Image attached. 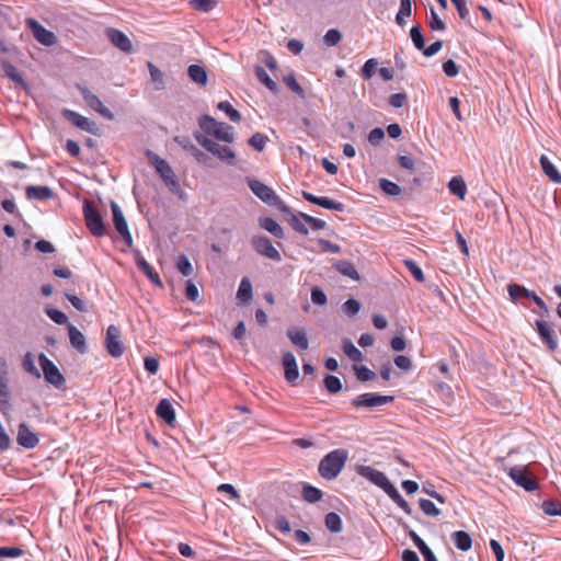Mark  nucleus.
<instances>
[{
  "instance_id": "nucleus-53",
  "label": "nucleus",
  "mask_w": 561,
  "mask_h": 561,
  "mask_svg": "<svg viewBox=\"0 0 561 561\" xmlns=\"http://www.w3.org/2000/svg\"><path fill=\"white\" fill-rule=\"evenodd\" d=\"M411 39L415 46L416 49L423 50L425 47V39L422 34V30L420 25H415L410 31Z\"/></svg>"
},
{
  "instance_id": "nucleus-62",
  "label": "nucleus",
  "mask_w": 561,
  "mask_h": 561,
  "mask_svg": "<svg viewBox=\"0 0 561 561\" xmlns=\"http://www.w3.org/2000/svg\"><path fill=\"white\" fill-rule=\"evenodd\" d=\"M301 218L305 222L309 224L313 230H321L325 228V221L316 217H312L310 215L300 213Z\"/></svg>"
},
{
  "instance_id": "nucleus-61",
  "label": "nucleus",
  "mask_w": 561,
  "mask_h": 561,
  "mask_svg": "<svg viewBox=\"0 0 561 561\" xmlns=\"http://www.w3.org/2000/svg\"><path fill=\"white\" fill-rule=\"evenodd\" d=\"M311 301L314 305L324 306L328 302V298L321 288L314 286L311 288Z\"/></svg>"
},
{
  "instance_id": "nucleus-7",
  "label": "nucleus",
  "mask_w": 561,
  "mask_h": 561,
  "mask_svg": "<svg viewBox=\"0 0 561 561\" xmlns=\"http://www.w3.org/2000/svg\"><path fill=\"white\" fill-rule=\"evenodd\" d=\"M38 362L45 380L56 389H61L65 386L66 379L59 368L44 353L38 355Z\"/></svg>"
},
{
  "instance_id": "nucleus-22",
  "label": "nucleus",
  "mask_w": 561,
  "mask_h": 561,
  "mask_svg": "<svg viewBox=\"0 0 561 561\" xmlns=\"http://www.w3.org/2000/svg\"><path fill=\"white\" fill-rule=\"evenodd\" d=\"M283 366L285 371V379L289 383H295V381L299 377V371L296 357L294 356L293 353L287 352L283 355Z\"/></svg>"
},
{
  "instance_id": "nucleus-24",
  "label": "nucleus",
  "mask_w": 561,
  "mask_h": 561,
  "mask_svg": "<svg viewBox=\"0 0 561 561\" xmlns=\"http://www.w3.org/2000/svg\"><path fill=\"white\" fill-rule=\"evenodd\" d=\"M158 417L163 420L168 425H173L175 422V411L172 403L168 399H162L156 408Z\"/></svg>"
},
{
  "instance_id": "nucleus-9",
  "label": "nucleus",
  "mask_w": 561,
  "mask_h": 561,
  "mask_svg": "<svg viewBox=\"0 0 561 561\" xmlns=\"http://www.w3.org/2000/svg\"><path fill=\"white\" fill-rule=\"evenodd\" d=\"M251 245L257 254L276 262L282 261L279 251L273 245L272 241L267 237L253 236L251 238Z\"/></svg>"
},
{
  "instance_id": "nucleus-54",
  "label": "nucleus",
  "mask_w": 561,
  "mask_h": 561,
  "mask_svg": "<svg viewBox=\"0 0 561 561\" xmlns=\"http://www.w3.org/2000/svg\"><path fill=\"white\" fill-rule=\"evenodd\" d=\"M541 508L546 515L561 516V503L557 501H545Z\"/></svg>"
},
{
  "instance_id": "nucleus-50",
  "label": "nucleus",
  "mask_w": 561,
  "mask_h": 561,
  "mask_svg": "<svg viewBox=\"0 0 561 561\" xmlns=\"http://www.w3.org/2000/svg\"><path fill=\"white\" fill-rule=\"evenodd\" d=\"M45 312L48 316V318L51 321H54L55 323L60 324V325L61 324L68 325V318L62 311H60L56 308H53V307H47V308H45Z\"/></svg>"
},
{
  "instance_id": "nucleus-4",
  "label": "nucleus",
  "mask_w": 561,
  "mask_h": 561,
  "mask_svg": "<svg viewBox=\"0 0 561 561\" xmlns=\"http://www.w3.org/2000/svg\"><path fill=\"white\" fill-rule=\"evenodd\" d=\"M199 127L208 135L214 136L216 139L225 142H233V128L222 122H217L208 115H204L199 119Z\"/></svg>"
},
{
  "instance_id": "nucleus-40",
  "label": "nucleus",
  "mask_w": 561,
  "mask_h": 561,
  "mask_svg": "<svg viewBox=\"0 0 561 561\" xmlns=\"http://www.w3.org/2000/svg\"><path fill=\"white\" fill-rule=\"evenodd\" d=\"M22 366L24 368V370L32 375L33 377L39 379L42 377V373L41 370L36 367L35 365V360H34V356L27 352L24 357H23V360H22Z\"/></svg>"
},
{
  "instance_id": "nucleus-17",
  "label": "nucleus",
  "mask_w": 561,
  "mask_h": 561,
  "mask_svg": "<svg viewBox=\"0 0 561 561\" xmlns=\"http://www.w3.org/2000/svg\"><path fill=\"white\" fill-rule=\"evenodd\" d=\"M536 327L541 340L548 345V347L551 351H554L558 346V340L552 324L545 320L538 319L536 320Z\"/></svg>"
},
{
  "instance_id": "nucleus-10",
  "label": "nucleus",
  "mask_w": 561,
  "mask_h": 561,
  "mask_svg": "<svg viewBox=\"0 0 561 561\" xmlns=\"http://www.w3.org/2000/svg\"><path fill=\"white\" fill-rule=\"evenodd\" d=\"M105 347L108 354L114 358H118L123 355L125 348L122 342V332L118 327L112 324L107 328Z\"/></svg>"
},
{
  "instance_id": "nucleus-34",
  "label": "nucleus",
  "mask_w": 561,
  "mask_h": 561,
  "mask_svg": "<svg viewBox=\"0 0 561 561\" xmlns=\"http://www.w3.org/2000/svg\"><path fill=\"white\" fill-rule=\"evenodd\" d=\"M334 267L339 273L346 277H350L353 280H359L360 278L354 264L348 261H339L337 263L334 264Z\"/></svg>"
},
{
  "instance_id": "nucleus-47",
  "label": "nucleus",
  "mask_w": 561,
  "mask_h": 561,
  "mask_svg": "<svg viewBox=\"0 0 561 561\" xmlns=\"http://www.w3.org/2000/svg\"><path fill=\"white\" fill-rule=\"evenodd\" d=\"M324 387L330 393H337L342 390V382L339 377L334 375H327L324 377Z\"/></svg>"
},
{
  "instance_id": "nucleus-57",
  "label": "nucleus",
  "mask_w": 561,
  "mask_h": 561,
  "mask_svg": "<svg viewBox=\"0 0 561 561\" xmlns=\"http://www.w3.org/2000/svg\"><path fill=\"white\" fill-rule=\"evenodd\" d=\"M420 507L427 516H438L440 511L435 506L431 500L420 499Z\"/></svg>"
},
{
  "instance_id": "nucleus-23",
  "label": "nucleus",
  "mask_w": 561,
  "mask_h": 561,
  "mask_svg": "<svg viewBox=\"0 0 561 561\" xmlns=\"http://www.w3.org/2000/svg\"><path fill=\"white\" fill-rule=\"evenodd\" d=\"M287 337L299 350L306 351L309 346L307 332L304 328L293 327L287 330Z\"/></svg>"
},
{
  "instance_id": "nucleus-25",
  "label": "nucleus",
  "mask_w": 561,
  "mask_h": 561,
  "mask_svg": "<svg viewBox=\"0 0 561 561\" xmlns=\"http://www.w3.org/2000/svg\"><path fill=\"white\" fill-rule=\"evenodd\" d=\"M67 329L72 347H75L79 353L84 354L87 352L84 335L71 323H68Z\"/></svg>"
},
{
  "instance_id": "nucleus-35",
  "label": "nucleus",
  "mask_w": 561,
  "mask_h": 561,
  "mask_svg": "<svg viewBox=\"0 0 561 561\" xmlns=\"http://www.w3.org/2000/svg\"><path fill=\"white\" fill-rule=\"evenodd\" d=\"M10 390L7 373L0 370V409L9 407Z\"/></svg>"
},
{
  "instance_id": "nucleus-39",
  "label": "nucleus",
  "mask_w": 561,
  "mask_h": 561,
  "mask_svg": "<svg viewBox=\"0 0 561 561\" xmlns=\"http://www.w3.org/2000/svg\"><path fill=\"white\" fill-rule=\"evenodd\" d=\"M237 298L242 302H247L252 298V284L248 277H243L241 279L237 291Z\"/></svg>"
},
{
  "instance_id": "nucleus-5",
  "label": "nucleus",
  "mask_w": 561,
  "mask_h": 561,
  "mask_svg": "<svg viewBox=\"0 0 561 561\" xmlns=\"http://www.w3.org/2000/svg\"><path fill=\"white\" fill-rule=\"evenodd\" d=\"M196 141L208 152L213 153L215 157H217L220 161L232 164L233 160L236 158L234 151L226 146V145H219L218 142L209 139L208 137L202 135V134H195Z\"/></svg>"
},
{
  "instance_id": "nucleus-19",
  "label": "nucleus",
  "mask_w": 561,
  "mask_h": 561,
  "mask_svg": "<svg viewBox=\"0 0 561 561\" xmlns=\"http://www.w3.org/2000/svg\"><path fill=\"white\" fill-rule=\"evenodd\" d=\"M106 37L110 42L124 53H130L133 45L130 39L119 30L108 27L105 31Z\"/></svg>"
},
{
  "instance_id": "nucleus-49",
  "label": "nucleus",
  "mask_w": 561,
  "mask_h": 561,
  "mask_svg": "<svg viewBox=\"0 0 561 561\" xmlns=\"http://www.w3.org/2000/svg\"><path fill=\"white\" fill-rule=\"evenodd\" d=\"M268 141V137L265 136L262 133H255L253 134L250 139L248 140V144L253 147L257 151H263L266 144Z\"/></svg>"
},
{
  "instance_id": "nucleus-31",
  "label": "nucleus",
  "mask_w": 561,
  "mask_h": 561,
  "mask_svg": "<svg viewBox=\"0 0 561 561\" xmlns=\"http://www.w3.org/2000/svg\"><path fill=\"white\" fill-rule=\"evenodd\" d=\"M260 227L272 233L276 238L284 237V230L280 225L271 217L260 218Z\"/></svg>"
},
{
  "instance_id": "nucleus-2",
  "label": "nucleus",
  "mask_w": 561,
  "mask_h": 561,
  "mask_svg": "<svg viewBox=\"0 0 561 561\" xmlns=\"http://www.w3.org/2000/svg\"><path fill=\"white\" fill-rule=\"evenodd\" d=\"M148 157L150 163L154 167L157 173H159L168 188L172 193L178 194L180 197H182L183 192L171 165L164 159L160 158L158 154L153 152L149 151Z\"/></svg>"
},
{
  "instance_id": "nucleus-64",
  "label": "nucleus",
  "mask_w": 561,
  "mask_h": 561,
  "mask_svg": "<svg viewBox=\"0 0 561 561\" xmlns=\"http://www.w3.org/2000/svg\"><path fill=\"white\" fill-rule=\"evenodd\" d=\"M408 103V95L405 93H394L389 96V104L392 107L399 108Z\"/></svg>"
},
{
  "instance_id": "nucleus-6",
  "label": "nucleus",
  "mask_w": 561,
  "mask_h": 561,
  "mask_svg": "<svg viewBox=\"0 0 561 561\" xmlns=\"http://www.w3.org/2000/svg\"><path fill=\"white\" fill-rule=\"evenodd\" d=\"M83 216L85 226L95 237H103L106 233L105 224L93 202L85 199L83 203Z\"/></svg>"
},
{
  "instance_id": "nucleus-58",
  "label": "nucleus",
  "mask_w": 561,
  "mask_h": 561,
  "mask_svg": "<svg viewBox=\"0 0 561 561\" xmlns=\"http://www.w3.org/2000/svg\"><path fill=\"white\" fill-rule=\"evenodd\" d=\"M356 377L359 381H369L376 377V374L366 366H354Z\"/></svg>"
},
{
  "instance_id": "nucleus-51",
  "label": "nucleus",
  "mask_w": 561,
  "mask_h": 561,
  "mask_svg": "<svg viewBox=\"0 0 561 561\" xmlns=\"http://www.w3.org/2000/svg\"><path fill=\"white\" fill-rule=\"evenodd\" d=\"M379 187L387 195L397 196L401 193V187L398 184H396L394 182L387 180V179L379 180Z\"/></svg>"
},
{
  "instance_id": "nucleus-8",
  "label": "nucleus",
  "mask_w": 561,
  "mask_h": 561,
  "mask_svg": "<svg viewBox=\"0 0 561 561\" xmlns=\"http://www.w3.org/2000/svg\"><path fill=\"white\" fill-rule=\"evenodd\" d=\"M507 290H508V295H510L511 299L514 302H517L518 299L522 297L527 298V300L531 299L538 306V308L540 310H542L543 314L549 316V313H550L549 307L535 291H531V290L527 289L526 287L515 284V283L510 284L507 287Z\"/></svg>"
},
{
  "instance_id": "nucleus-15",
  "label": "nucleus",
  "mask_w": 561,
  "mask_h": 561,
  "mask_svg": "<svg viewBox=\"0 0 561 561\" xmlns=\"http://www.w3.org/2000/svg\"><path fill=\"white\" fill-rule=\"evenodd\" d=\"M111 210H112L113 222H114L116 231L119 233V236L124 239V241L127 244H130L133 239H131V234L128 229L127 221L125 219V216H124L121 207L114 201L111 202Z\"/></svg>"
},
{
  "instance_id": "nucleus-63",
  "label": "nucleus",
  "mask_w": 561,
  "mask_h": 561,
  "mask_svg": "<svg viewBox=\"0 0 561 561\" xmlns=\"http://www.w3.org/2000/svg\"><path fill=\"white\" fill-rule=\"evenodd\" d=\"M191 4L194 9L202 12H209L216 4L214 0H192Z\"/></svg>"
},
{
  "instance_id": "nucleus-18",
  "label": "nucleus",
  "mask_w": 561,
  "mask_h": 561,
  "mask_svg": "<svg viewBox=\"0 0 561 561\" xmlns=\"http://www.w3.org/2000/svg\"><path fill=\"white\" fill-rule=\"evenodd\" d=\"M301 195L307 202L318 205L320 207H323L325 209L335 210V211H344V209H345L344 204L333 201L329 197H318L307 191H302Z\"/></svg>"
},
{
  "instance_id": "nucleus-44",
  "label": "nucleus",
  "mask_w": 561,
  "mask_h": 561,
  "mask_svg": "<svg viewBox=\"0 0 561 561\" xmlns=\"http://www.w3.org/2000/svg\"><path fill=\"white\" fill-rule=\"evenodd\" d=\"M325 526L332 533L342 530V519L339 514L331 512L325 515Z\"/></svg>"
},
{
  "instance_id": "nucleus-42",
  "label": "nucleus",
  "mask_w": 561,
  "mask_h": 561,
  "mask_svg": "<svg viewBox=\"0 0 561 561\" xmlns=\"http://www.w3.org/2000/svg\"><path fill=\"white\" fill-rule=\"evenodd\" d=\"M412 13L411 0H400V9L396 15V22L403 26L405 24V18H409Z\"/></svg>"
},
{
  "instance_id": "nucleus-30",
  "label": "nucleus",
  "mask_w": 561,
  "mask_h": 561,
  "mask_svg": "<svg viewBox=\"0 0 561 561\" xmlns=\"http://www.w3.org/2000/svg\"><path fill=\"white\" fill-rule=\"evenodd\" d=\"M540 165L543 173L554 183H561V174L547 156L540 157Z\"/></svg>"
},
{
  "instance_id": "nucleus-48",
  "label": "nucleus",
  "mask_w": 561,
  "mask_h": 561,
  "mask_svg": "<svg viewBox=\"0 0 561 561\" xmlns=\"http://www.w3.org/2000/svg\"><path fill=\"white\" fill-rule=\"evenodd\" d=\"M427 23H428L430 28L433 31L443 32L446 30L445 22L439 18L437 12L433 8L430 11V16H428Z\"/></svg>"
},
{
  "instance_id": "nucleus-16",
  "label": "nucleus",
  "mask_w": 561,
  "mask_h": 561,
  "mask_svg": "<svg viewBox=\"0 0 561 561\" xmlns=\"http://www.w3.org/2000/svg\"><path fill=\"white\" fill-rule=\"evenodd\" d=\"M64 116L66 119L71 122L76 127L80 128L81 130L88 131L93 135L96 134L95 123L82 116L81 114L71 110H65Z\"/></svg>"
},
{
  "instance_id": "nucleus-3",
  "label": "nucleus",
  "mask_w": 561,
  "mask_h": 561,
  "mask_svg": "<svg viewBox=\"0 0 561 561\" xmlns=\"http://www.w3.org/2000/svg\"><path fill=\"white\" fill-rule=\"evenodd\" d=\"M248 184L253 194L261 201L275 206L280 213H290V207L287 206L271 187L255 179H249Z\"/></svg>"
},
{
  "instance_id": "nucleus-32",
  "label": "nucleus",
  "mask_w": 561,
  "mask_h": 561,
  "mask_svg": "<svg viewBox=\"0 0 561 561\" xmlns=\"http://www.w3.org/2000/svg\"><path fill=\"white\" fill-rule=\"evenodd\" d=\"M283 214L286 216L288 224L295 231H297L304 236L308 234V232H309L308 228L306 227L300 213L298 215H296L290 210V213H283Z\"/></svg>"
},
{
  "instance_id": "nucleus-59",
  "label": "nucleus",
  "mask_w": 561,
  "mask_h": 561,
  "mask_svg": "<svg viewBox=\"0 0 561 561\" xmlns=\"http://www.w3.org/2000/svg\"><path fill=\"white\" fill-rule=\"evenodd\" d=\"M377 65H378L377 59H375V58H370V59H368V60L364 64V66L362 67V69H360V75H362V77H363L365 80H369V79L373 77V75H374V72H375V69H376Z\"/></svg>"
},
{
  "instance_id": "nucleus-21",
  "label": "nucleus",
  "mask_w": 561,
  "mask_h": 561,
  "mask_svg": "<svg viewBox=\"0 0 561 561\" xmlns=\"http://www.w3.org/2000/svg\"><path fill=\"white\" fill-rule=\"evenodd\" d=\"M356 472L363 478L369 480L375 485L379 486L380 489H382V485H385L386 482L389 480L383 472L376 470L369 466H357Z\"/></svg>"
},
{
  "instance_id": "nucleus-56",
  "label": "nucleus",
  "mask_w": 561,
  "mask_h": 561,
  "mask_svg": "<svg viewBox=\"0 0 561 561\" xmlns=\"http://www.w3.org/2000/svg\"><path fill=\"white\" fill-rule=\"evenodd\" d=\"M360 307L362 305L358 300L351 298L343 304L342 309L348 317H354L359 312Z\"/></svg>"
},
{
  "instance_id": "nucleus-55",
  "label": "nucleus",
  "mask_w": 561,
  "mask_h": 561,
  "mask_svg": "<svg viewBox=\"0 0 561 561\" xmlns=\"http://www.w3.org/2000/svg\"><path fill=\"white\" fill-rule=\"evenodd\" d=\"M341 39L342 34L336 28L329 30L323 36V42L328 47L336 46Z\"/></svg>"
},
{
  "instance_id": "nucleus-43",
  "label": "nucleus",
  "mask_w": 561,
  "mask_h": 561,
  "mask_svg": "<svg viewBox=\"0 0 561 561\" xmlns=\"http://www.w3.org/2000/svg\"><path fill=\"white\" fill-rule=\"evenodd\" d=\"M2 70L5 76L10 78L15 83H23V78L15 66H13L10 61L3 60L1 62Z\"/></svg>"
},
{
  "instance_id": "nucleus-60",
  "label": "nucleus",
  "mask_w": 561,
  "mask_h": 561,
  "mask_svg": "<svg viewBox=\"0 0 561 561\" xmlns=\"http://www.w3.org/2000/svg\"><path fill=\"white\" fill-rule=\"evenodd\" d=\"M404 265L417 282H424L422 268L412 260H405Z\"/></svg>"
},
{
  "instance_id": "nucleus-37",
  "label": "nucleus",
  "mask_w": 561,
  "mask_h": 561,
  "mask_svg": "<svg viewBox=\"0 0 561 561\" xmlns=\"http://www.w3.org/2000/svg\"><path fill=\"white\" fill-rule=\"evenodd\" d=\"M322 491L308 484L302 485V499L308 503H317L322 499Z\"/></svg>"
},
{
  "instance_id": "nucleus-27",
  "label": "nucleus",
  "mask_w": 561,
  "mask_h": 561,
  "mask_svg": "<svg viewBox=\"0 0 561 561\" xmlns=\"http://www.w3.org/2000/svg\"><path fill=\"white\" fill-rule=\"evenodd\" d=\"M26 197L28 199H49L54 193L48 186H34L30 185L25 190Z\"/></svg>"
},
{
  "instance_id": "nucleus-14",
  "label": "nucleus",
  "mask_w": 561,
  "mask_h": 561,
  "mask_svg": "<svg viewBox=\"0 0 561 561\" xmlns=\"http://www.w3.org/2000/svg\"><path fill=\"white\" fill-rule=\"evenodd\" d=\"M27 27L32 31L35 39L45 46H53L56 44L57 38L55 34L46 30L38 21L34 19L26 20Z\"/></svg>"
},
{
  "instance_id": "nucleus-26",
  "label": "nucleus",
  "mask_w": 561,
  "mask_h": 561,
  "mask_svg": "<svg viewBox=\"0 0 561 561\" xmlns=\"http://www.w3.org/2000/svg\"><path fill=\"white\" fill-rule=\"evenodd\" d=\"M175 141L180 144L183 147V149L190 152V154H192L198 163L208 165V156L204 153L202 150H199L195 145L179 137L175 138Z\"/></svg>"
},
{
  "instance_id": "nucleus-1",
  "label": "nucleus",
  "mask_w": 561,
  "mask_h": 561,
  "mask_svg": "<svg viewBox=\"0 0 561 561\" xmlns=\"http://www.w3.org/2000/svg\"><path fill=\"white\" fill-rule=\"evenodd\" d=\"M348 459V451L343 448L334 449L327 454L319 462V474L325 480H333L343 470Z\"/></svg>"
},
{
  "instance_id": "nucleus-33",
  "label": "nucleus",
  "mask_w": 561,
  "mask_h": 561,
  "mask_svg": "<svg viewBox=\"0 0 561 561\" xmlns=\"http://www.w3.org/2000/svg\"><path fill=\"white\" fill-rule=\"evenodd\" d=\"M190 79L199 84L205 85L207 83V72L204 67L199 65H191L187 69Z\"/></svg>"
},
{
  "instance_id": "nucleus-11",
  "label": "nucleus",
  "mask_w": 561,
  "mask_h": 561,
  "mask_svg": "<svg viewBox=\"0 0 561 561\" xmlns=\"http://www.w3.org/2000/svg\"><path fill=\"white\" fill-rule=\"evenodd\" d=\"M394 398L392 396H382L379 393L367 392L355 397L352 400V404L356 408H376L392 402Z\"/></svg>"
},
{
  "instance_id": "nucleus-29",
  "label": "nucleus",
  "mask_w": 561,
  "mask_h": 561,
  "mask_svg": "<svg viewBox=\"0 0 561 561\" xmlns=\"http://www.w3.org/2000/svg\"><path fill=\"white\" fill-rule=\"evenodd\" d=\"M449 191L457 196L459 199L463 201L467 195V184L461 176H454L448 183Z\"/></svg>"
},
{
  "instance_id": "nucleus-12",
  "label": "nucleus",
  "mask_w": 561,
  "mask_h": 561,
  "mask_svg": "<svg viewBox=\"0 0 561 561\" xmlns=\"http://www.w3.org/2000/svg\"><path fill=\"white\" fill-rule=\"evenodd\" d=\"M508 476L519 486L526 491H534L537 489V481L528 472L524 466H514L508 469Z\"/></svg>"
},
{
  "instance_id": "nucleus-13",
  "label": "nucleus",
  "mask_w": 561,
  "mask_h": 561,
  "mask_svg": "<svg viewBox=\"0 0 561 561\" xmlns=\"http://www.w3.org/2000/svg\"><path fill=\"white\" fill-rule=\"evenodd\" d=\"M78 89L84 102L90 108L98 112L101 116L108 121L114 119V114L107 107H105L101 100L95 94H93L88 88L79 85Z\"/></svg>"
},
{
  "instance_id": "nucleus-41",
  "label": "nucleus",
  "mask_w": 561,
  "mask_h": 561,
  "mask_svg": "<svg viewBox=\"0 0 561 561\" xmlns=\"http://www.w3.org/2000/svg\"><path fill=\"white\" fill-rule=\"evenodd\" d=\"M255 75H256L257 80L261 83H263L268 90H271L272 92L278 91V87H277L276 82L270 78V76L267 75V72L265 71V69L263 67L256 66Z\"/></svg>"
},
{
  "instance_id": "nucleus-45",
  "label": "nucleus",
  "mask_w": 561,
  "mask_h": 561,
  "mask_svg": "<svg viewBox=\"0 0 561 561\" xmlns=\"http://www.w3.org/2000/svg\"><path fill=\"white\" fill-rule=\"evenodd\" d=\"M148 68L150 72V78L152 82L156 84L157 90H162L164 88V76L163 72L156 67L152 62H148Z\"/></svg>"
},
{
  "instance_id": "nucleus-28",
  "label": "nucleus",
  "mask_w": 561,
  "mask_h": 561,
  "mask_svg": "<svg viewBox=\"0 0 561 561\" xmlns=\"http://www.w3.org/2000/svg\"><path fill=\"white\" fill-rule=\"evenodd\" d=\"M451 539L457 549L468 551L472 547V539L467 531L457 530L451 534Z\"/></svg>"
},
{
  "instance_id": "nucleus-38",
  "label": "nucleus",
  "mask_w": 561,
  "mask_h": 561,
  "mask_svg": "<svg viewBox=\"0 0 561 561\" xmlns=\"http://www.w3.org/2000/svg\"><path fill=\"white\" fill-rule=\"evenodd\" d=\"M344 354L353 362H360L363 359L362 352L348 339L343 340L342 345Z\"/></svg>"
},
{
  "instance_id": "nucleus-20",
  "label": "nucleus",
  "mask_w": 561,
  "mask_h": 561,
  "mask_svg": "<svg viewBox=\"0 0 561 561\" xmlns=\"http://www.w3.org/2000/svg\"><path fill=\"white\" fill-rule=\"evenodd\" d=\"M16 442L20 446L32 449L37 446L39 440L25 423H21L18 428Z\"/></svg>"
},
{
  "instance_id": "nucleus-46",
  "label": "nucleus",
  "mask_w": 561,
  "mask_h": 561,
  "mask_svg": "<svg viewBox=\"0 0 561 561\" xmlns=\"http://www.w3.org/2000/svg\"><path fill=\"white\" fill-rule=\"evenodd\" d=\"M217 107L225 112L231 122L238 123L241 121V114L228 101L219 102Z\"/></svg>"
},
{
  "instance_id": "nucleus-36",
  "label": "nucleus",
  "mask_w": 561,
  "mask_h": 561,
  "mask_svg": "<svg viewBox=\"0 0 561 561\" xmlns=\"http://www.w3.org/2000/svg\"><path fill=\"white\" fill-rule=\"evenodd\" d=\"M137 266L147 275V277L156 285L162 286V283L160 280V277L158 273L153 271V268L150 266V264L144 259L139 257L137 259Z\"/></svg>"
},
{
  "instance_id": "nucleus-52",
  "label": "nucleus",
  "mask_w": 561,
  "mask_h": 561,
  "mask_svg": "<svg viewBox=\"0 0 561 561\" xmlns=\"http://www.w3.org/2000/svg\"><path fill=\"white\" fill-rule=\"evenodd\" d=\"M176 267L183 276H190L193 274V266L188 257L184 254L178 256Z\"/></svg>"
}]
</instances>
